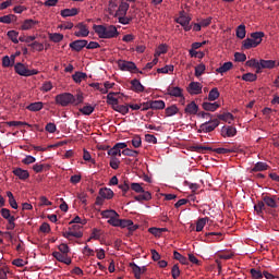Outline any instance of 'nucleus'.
Instances as JSON below:
<instances>
[{
  "instance_id": "59",
  "label": "nucleus",
  "mask_w": 279,
  "mask_h": 279,
  "mask_svg": "<svg viewBox=\"0 0 279 279\" xmlns=\"http://www.w3.org/2000/svg\"><path fill=\"white\" fill-rule=\"evenodd\" d=\"M156 72H158V74H168L169 72H173V65H166L156 70Z\"/></svg>"
},
{
  "instance_id": "10",
  "label": "nucleus",
  "mask_w": 279,
  "mask_h": 279,
  "mask_svg": "<svg viewBox=\"0 0 279 279\" xmlns=\"http://www.w3.org/2000/svg\"><path fill=\"white\" fill-rule=\"evenodd\" d=\"M114 228H121V229H129V232L130 233H133V232H136L138 226L137 225H134V222L130 219L128 220H124L122 222H120L119 225L114 226Z\"/></svg>"
},
{
  "instance_id": "61",
  "label": "nucleus",
  "mask_w": 279,
  "mask_h": 279,
  "mask_svg": "<svg viewBox=\"0 0 279 279\" xmlns=\"http://www.w3.org/2000/svg\"><path fill=\"white\" fill-rule=\"evenodd\" d=\"M121 155H122L121 149H118V148H110V149H108V156H111V157L119 156V157H121Z\"/></svg>"
},
{
  "instance_id": "16",
  "label": "nucleus",
  "mask_w": 279,
  "mask_h": 279,
  "mask_svg": "<svg viewBox=\"0 0 279 279\" xmlns=\"http://www.w3.org/2000/svg\"><path fill=\"white\" fill-rule=\"evenodd\" d=\"M100 198H105L106 201H110L113 198V191H111L109 187H101L98 191V196Z\"/></svg>"
},
{
  "instance_id": "56",
  "label": "nucleus",
  "mask_w": 279,
  "mask_h": 279,
  "mask_svg": "<svg viewBox=\"0 0 279 279\" xmlns=\"http://www.w3.org/2000/svg\"><path fill=\"white\" fill-rule=\"evenodd\" d=\"M120 163H121V161H119L118 157H110V168L111 169L118 170Z\"/></svg>"
},
{
  "instance_id": "54",
  "label": "nucleus",
  "mask_w": 279,
  "mask_h": 279,
  "mask_svg": "<svg viewBox=\"0 0 279 279\" xmlns=\"http://www.w3.org/2000/svg\"><path fill=\"white\" fill-rule=\"evenodd\" d=\"M117 16H119L118 17L119 24L129 25L130 22H132V17H129L126 15H117Z\"/></svg>"
},
{
  "instance_id": "44",
  "label": "nucleus",
  "mask_w": 279,
  "mask_h": 279,
  "mask_svg": "<svg viewBox=\"0 0 279 279\" xmlns=\"http://www.w3.org/2000/svg\"><path fill=\"white\" fill-rule=\"evenodd\" d=\"M179 113V108L177 106H170L166 108V116L173 117Z\"/></svg>"
},
{
  "instance_id": "11",
  "label": "nucleus",
  "mask_w": 279,
  "mask_h": 279,
  "mask_svg": "<svg viewBox=\"0 0 279 279\" xmlns=\"http://www.w3.org/2000/svg\"><path fill=\"white\" fill-rule=\"evenodd\" d=\"M276 61L275 60H260L258 66H256V74H260V70L263 69H275Z\"/></svg>"
},
{
  "instance_id": "18",
  "label": "nucleus",
  "mask_w": 279,
  "mask_h": 279,
  "mask_svg": "<svg viewBox=\"0 0 279 279\" xmlns=\"http://www.w3.org/2000/svg\"><path fill=\"white\" fill-rule=\"evenodd\" d=\"M13 175L19 178V180H27L29 178V172L27 170L21 169V168H15L13 169Z\"/></svg>"
},
{
  "instance_id": "24",
  "label": "nucleus",
  "mask_w": 279,
  "mask_h": 279,
  "mask_svg": "<svg viewBox=\"0 0 279 279\" xmlns=\"http://www.w3.org/2000/svg\"><path fill=\"white\" fill-rule=\"evenodd\" d=\"M130 4L128 2H121L119 4V9H117V16H126V12H129Z\"/></svg>"
},
{
  "instance_id": "13",
  "label": "nucleus",
  "mask_w": 279,
  "mask_h": 279,
  "mask_svg": "<svg viewBox=\"0 0 279 279\" xmlns=\"http://www.w3.org/2000/svg\"><path fill=\"white\" fill-rule=\"evenodd\" d=\"M203 90V85L199 82H192L187 86V93L190 95H199Z\"/></svg>"
},
{
  "instance_id": "53",
  "label": "nucleus",
  "mask_w": 279,
  "mask_h": 279,
  "mask_svg": "<svg viewBox=\"0 0 279 279\" xmlns=\"http://www.w3.org/2000/svg\"><path fill=\"white\" fill-rule=\"evenodd\" d=\"M13 19H15L14 14L3 15V16H0V23L11 24Z\"/></svg>"
},
{
  "instance_id": "25",
  "label": "nucleus",
  "mask_w": 279,
  "mask_h": 279,
  "mask_svg": "<svg viewBox=\"0 0 279 279\" xmlns=\"http://www.w3.org/2000/svg\"><path fill=\"white\" fill-rule=\"evenodd\" d=\"M100 216H102V218H105V219H118L119 218L118 211H116L113 209H106L105 211L100 213Z\"/></svg>"
},
{
  "instance_id": "2",
  "label": "nucleus",
  "mask_w": 279,
  "mask_h": 279,
  "mask_svg": "<svg viewBox=\"0 0 279 279\" xmlns=\"http://www.w3.org/2000/svg\"><path fill=\"white\" fill-rule=\"evenodd\" d=\"M194 151L201 153V154H205L207 151H215L218 155H227V154H235L236 149L234 148H216L213 149L209 146H202V145H195L193 146Z\"/></svg>"
},
{
  "instance_id": "22",
  "label": "nucleus",
  "mask_w": 279,
  "mask_h": 279,
  "mask_svg": "<svg viewBox=\"0 0 279 279\" xmlns=\"http://www.w3.org/2000/svg\"><path fill=\"white\" fill-rule=\"evenodd\" d=\"M60 15L63 19L76 16V15H78V9H76V8L63 9V10H61Z\"/></svg>"
},
{
  "instance_id": "6",
  "label": "nucleus",
  "mask_w": 279,
  "mask_h": 279,
  "mask_svg": "<svg viewBox=\"0 0 279 279\" xmlns=\"http://www.w3.org/2000/svg\"><path fill=\"white\" fill-rule=\"evenodd\" d=\"M219 126V120L214 119L208 122H205L198 126L197 133H213L216 128Z\"/></svg>"
},
{
  "instance_id": "58",
  "label": "nucleus",
  "mask_w": 279,
  "mask_h": 279,
  "mask_svg": "<svg viewBox=\"0 0 279 279\" xmlns=\"http://www.w3.org/2000/svg\"><path fill=\"white\" fill-rule=\"evenodd\" d=\"M131 143H132V147H134V148L142 147V137L136 135V136H134V138H132Z\"/></svg>"
},
{
  "instance_id": "55",
  "label": "nucleus",
  "mask_w": 279,
  "mask_h": 279,
  "mask_svg": "<svg viewBox=\"0 0 279 279\" xmlns=\"http://www.w3.org/2000/svg\"><path fill=\"white\" fill-rule=\"evenodd\" d=\"M250 274L253 279H263V271L260 270H256L255 268H252L250 270Z\"/></svg>"
},
{
  "instance_id": "48",
  "label": "nucleus",
  "mask_w": 279,
  "mask_h": 279,
  "mask_svg": "<svg viewBox=\"0 0 279 279\" xmlns=\"http://www.w3.org/2000/svg\"><path fill=\"white\" fill-rule=\"evenodd\" d=\"M168 52V46L166 44H161L158 46V49H156V57H160Z\"/></svg>"
},
{
  "instance_id": "29",
  "label": "nucleus",
  "mask_w": 279,
  "mask_h": 279,
  "mask_svg": "<svg viewBox=\"0 0 279 279\" xmlns=\"http://www.w3.org/2000/svg\"><path fill=\"white\" fill-rule=\"evenodd\" d=\"M26 109L29 112H39L43 109V102L41 101L32 102L28 106H26Z\"/></svg>"
},
{
  "instance_id": "42",
  "label": "nucleus",
  "mask_w": 279,
  "mask_h": 279,
  "mask_svg": "<svg viewBox=\"0 0 279 279\" xmlns=\"http://www.w3.org/2000/svg\"><path fill=\"white\" fill-rule=\"evenodd\" d=\"M87 75L84 72H76L72 75L74 83H81L83 80H86Z\"/></svg>"
},
{
  "instance_id": "37",
  "label": "nucleus",
  "mask_w": 279,
  "mask_h": 279,
  "mask_svg": "<svg viewBox=\"0 0 279 279\" xmlns=\"http://www.w3.org/2000/svg\"><path fill=\"white\" fill-rule=\"evenodd\" d=\"M231 69H232V62H227V63H223V65L216 69V72H218V74H225L231 71Z\"/></svg>"
},
{
  "instance_id": "63",
  "label": "nucleus",
  "mask_w": 279,
  "mask_h": 279,
  "mask_svg": "<svg viewBox=\"0 0 279 279\" xmlns=\"http://www.w3.org/2000/svg\"><path fill=\"white\" fill-rule=\"evenodd\" d=\"M171 276L173 277V279L179 278L180 276V268L179 265H173V268H171Z\"/></svg>"
},
{
  "instance_id": "15",
  "label": "nucleus",
  "mask_w": 279,
  "mask_h": 279,
  "mask_svg": "<svg viewBox=\"0 0 279 279\" xmlns=\"http://www.w3.org/2000/svg\"><path fill=\"white\" fill-rule=\"evenodd\" d=\"M199 111V106L195 104V101H192L187 105H185L184 112L185 114L195 116Z\"/></svg>"
},
{
  "instance_id": "19",
  "label": "nucleus",
  "mask_w": 279,
  "mask_h": 279,
  "mask_svg": "<svg viewBox=\"0 0 279 279\" xmlns=\"http://www.w3.org/2000/svg\"><path fill=\"white\" fill-rule=\"evenodd\" d=\"M263 41H255V40H251V39H245L242 41V50H250V49H254L257 46H259Z\"/></svg>"
},
{
  "instance_id": "3",
  "label": "nucleus",
  "mask_w": 279,
  "mask_h": 279,
  "mask_svg": "<svg viewBox=\"0 0 279 279\" xmlns=\"http://www.w3.org/2000/svg\"><path fill=\"white\" fill-rule=\"evenodd\" d=\"M56 105H60L61 107L65 108L69 105H76V101L74 100V95L71 93H62L60 95H56Z\"/></svg>"
},
{
  "instance_id": "31",
  "label": "nucleus",
  "mask_w": 279,
  "mask_h": 279,
  "mask_svg": "<svg viewBox=\"0 0 279 279\" xmlns=\"http://www.w3.org/2000/svg\"><path fill=\"white\" fill-rule=\"evenodd\" d=\"M130 190L137 194L149 193V191L143 190V183H130Z\"/></svg>"
},
{
  "instance_id": "26",
  "label": "nucleus",
  "mask_w": 279,
  "mask_h": 279,
  "mask_svg": "<svg viewBox=\"0 0 279 279\" xmlns=\"http://www.w3.org/2000/svg\"><path fill=\"white\" fill-rule=\"evenodd\" d=\"M117 95H118V93L110 92V94H108L106 96V104H108L110 106H118L119 100H118V98H116Z\"/></svg>"
},
{
  "instance_id": "43",
  "label": "nucleus",
  "mask_w": 279,
  "mask_h": 279,
  "mask_svg": "<svg viewBox=\"0 0 279 279\" xmlns=\"http://www.w3.org/2000/svg\"><path fill=\"white\" fill-rule=\"evenodd\" d=\"M192 21V19L190 16H179L177 19V24H180V26H186L190 25V22Z\"/></svg>"
},
{
  "instance_id": "47",
  "label": "nucleus",
  "mask_w": 279,
  "mask_h": 279,
  "mask_svg": "<svg viewBox=\"0 0 279 279\" xmlns=\"http://www.w3.org/2000/svg\"><path fill=\"white\" fill-rule=\"evenodd\" d=\"M206 65L201 63L195 66V77H201V75L205 74Z\"/></svg>"
},
{
  "instance_id": "39",
  "label": "nucleus",
  "mask_w": 279,
  "mask_h": 279,
  "mask_svg": "<svg viewBox=\"0 0 279 279\" xmlns=\"http://www.w3.org/2000/svg\"><path fill=\"white\" fill-rule=\"evenodd\" d=\"M130 182L128 180H124L121 184H119V190L122 191V196H126V193L130 191Z\"/></svg>"
},
{
  "instance_id": "40",
  "label": "nucleus",
  "mask_w": 279,
  "mask_h": 279,
  "mask_svg": "<svg viewBox=\"0 0 279 279\" xmlns=\"http://www.w3.org/2000/svg\"><path fill=\"white\" fill-rule=\"evenodd\" d=\"M8 38H9V40H11V43L17 45L19 44V32L9 31L8 32Z\"/></svg>"
},
{
  "instance_id": "14",
  "label": "nucleus",
  "mask_w": 279,
  "mask_h": 279,
  "mask_svg": "<svg viewBox=\"0 0 279 279\" xmlns=\"http://www.w3.org/2000/svg\"><path fill=\"white\" fill-rule=\"evenodd\" d=\"M276 199H277V196H263L262 203H264V205L268 206L269 208H277L278 203Z\"/></svg>"
},
{
  "instance_id": "4",
  "label": "nucleus",
  "mask_w": 279,
  "mask_h": 279,
  "mask_svg": "<svg viewBox=\"0 0 279 279\" xmlns=\"http://www.w3.org/2000/svg\"><path fill=\"white\" fill-rule=\"evenodd\" d=\"M62 236L68 240H70V238L80 239L84 236V233L82 232V226L72 225L71 227H69V231L62 233Z\"/></svg>"
},
{
  "instance_id": "33",
  "label": "nucleus",
  "mask_w": 279,
  "mask_h": 279,
  "mask_svg": "<svg viewBox=\"0 0 279 279\" xmlns=\"http://www.w3.org/2000/svg\"><path fill=\"white\" fill-rule=\"evenodd\" d=\"M245 25L241 24L240 26L235 27V38L243 40L245 38Z\"/></svg>"
},
{
  "instance_id": "8",
  "label": "nucleus",
  "mask_w": 279,
  "mask_h": 279,
  "mask_svg": "<svg viewBox=\"0 0 279 279\" xmlns=\"http://www.w3.org/2000/svg\"><path fill=\"white\" fill-rule=\"evenodd\" d=\"M74 28L78 29L77 32H74V37L76 38H86L89 35V29L84 23L76 24Z\"/></svg>"
},
{
  "instance_id": "30",
  "label": "nucleus",
  "mask_w": 279,
  "mask_h": 279,
  "mask_svg": "<svg viewBox=\"0 0 279 279\" xmlns=\"http://www.w3.org/2000/svg\"><path fill=\"white\" fill-rule=\"evenodd\" d=\"M148 104L153 110H162L166 108V102H163V100L148 101Z\"/></svg>"
},
{
  "instance_id": "45",
  "label": "nucleus",
  "mask_w": 279,
  "mask_h": 279,
  "mask_svg": "<svg viewBox=\"0 0 279 279\" xmlns=\"http://www.w3.org/2000/svg\"><path fill=\"white\" fill-rule=\"evenodd\" d=\"M268 170V165L264 162H256L255 167H253V172H262Z\"/></svg>"
},
{
  "instance_id": "36",
  "label": "nucleus",
  "mask_w": 279,
  "mask_h": 279,
  "mask_svg": "<svg viewBox=\"0 0 279 279\" xmlns=\"http://www.w3.org/2000/svg\"><path fill=\"white\" fill-rule=\"evenodd\" d=\"M264 38V32H255L251 33V38H247L251 41H257V43H263Z\"/></svg>"
},
{
  "instance_id": "5",
  "label": "nucleus",
  "mask_w": 279,
  "mask_h": 279,
  "mask_svg": "<svg viewBox=\"0 0 279 279\" xmlns=\"http://www.w3.org/2000/svg\"><path fill=\"white\" fill-rule=\"evenodd\" d=\"M15 73L21 75L22 77H32L34 75H37L39 72L37 70H29L23 63H16Z\"/></svg>"
},
{
  "instance_id": "32",
  "label": "nucleus",
  "mask_w": 279,
  "mask_h": 279,
  "mask_svg": "<svg viewBox=\"0 0 279 279\" xmlns=\"http://www.w3.org/2000/svg\"><path fill=\"white\" fill-rule=\"evenodd\" d=\"M150 199L151 195L149 192H143L142 194L134 196V201L140 203L149 202Z\"/></svg>"
},
{
  "instance_id": "12",
  "label": "nucleus",
  "mask_w": 279,
  "mask_h": 279,
  "mask_svg": "<svg viewBox=\"0 0 279 279\" xmlns=\"http://www.w3.org/2000/svg\"><path fill=\"white\" fill-rule=\"evenodd\" d=\"M52 256L59 263H62V264H65V265H71V263H72L71 257H69L68 254H62L58 251H54L52 253Z\"/></svg>"
},
{
  "instance_id": "27",
  "label": "nucleus",
  "mask_w": 279,
  "mask_h": 279,
  "mask_svg": "<svg viewBox=\"0 0 279 279\" xmlns=\"http://www.w3.org/2000/svg\"><path fill=\"white\" fill-rule=\"evenodd\" d=\"M218 108H219L218 102H208V101L203 102V109H205V111L215 112L218 110Z\"/></svg>"
},
{
  "instance_id": "52",
  "label": "nucleus",
  "mask_w": 279,
  "mask_h": 279,
  "mask_svg": "<svg viewBox=\"0 0 279 279\" xmlns=\"http://www.w3.org/2000/svg\"><path fill=\"white\" fill-rule=\"evenodd\" d=\"M138 154L140 153L137 150H133V149H129V148L122 150V156H128V157L136 158Z\"/></svg>"
},
{
  "instance_id": "9",
  "label": "nucleus",
  "mask_w": 279,
  "mask_h": 279,
  "mask_svg": "<svg viewBox=\"0 0 279 279\" xmlns=\"http://www.w3.org/2000/svg\"><path fill=\"white\" fill-rule=\"evenodd\" d=\"M87 40L86 39H77L69 44V48L72 49L74 52H80L82 49L86 48Z\"/></svg>"
},
{
  "instance_id": "34",
  "label": "nucleus",
  "mask_w": 279,
  "mask_h": 279,
  "mask_svg": "<svg viewBox=\"0 0 279 279\" xmlns=\"http://www.w3.org/2000/svg\"><path fill=\"white\" fill-rule=\"evenodd\" d=\"M38 24L37 21L34 20H26L24 21V23H22L21 29L22 31H29L32 29L34 26H36Z\"/></svg>"
},
{
  "instance_id": "7",
  "label": "nucleus",
  "mask_w": 279,
  "mask_h": 279,
  "mask_svg": "<svg viewBox=\"0 0 279 279\" xmlns=\"http://www.w3.org/2000/svg\"><path fill=\"white\" fill-rule=\"evenodd\" d=\"M117 65L119 66V69L121 71H126V72L135 71V73H137V74H143L142 71L137 70L136 63H134L132 61L119 60L117 62Z\"/></svg>"
},
{
  "instance_id": "57",
  "label": "nucleus",
  "mask_w": 279,
  "mask_h": 279,
  "mask_svg": "<svg viewBox=\"0 0 279 279\" xmlns=\"http://www.w3.org/2000/svg\"><path fill=\"white\" fill-rule=\"evenodd\" d=\"M243 82H255L256 81V74L254 73H247L242 75Z\"/></svg>"
},
{
  "instance_id": "60",
  "label": "nucleus",
  "mask_w": 279,
  "mask_h": 279,
  "mask_svg": "<svg viewBox=\"0 0 279 279\" xmlns=\"http://www.w3.org/2000/svg\"><path fill=\"white\" fill-rule=\"evenodd\" d=\"M28 47H32V49H34L35 51H39V52H41L43 49H44L43 44L41 43H37V41L28 44Z\"/></svg>"
},
{
  "instance_id": "41",
  "label": "nucleus",
  "mask_w": 279,
  "mask_h": 279,
  "mask_svg": "<svg viewBox=\"0 0 279 279\" xmlns=\"http://www.w3.org/2000/svg\"><path fill=\"white\" fill-rule=\"evenodd\" d=\"M207 221H208V217L198 219L197 226L195 228V232H202L203 229L205 228Z\"/></svg>"
},
{
  "instance_id": "46",
  "label": "nucleus",
  "mask_w": 279,
  "mask_h": 279,
  "mask_svg": "<svg viewBox=\"0 0 279 279\" xmlns=\"http://www.w3.org/2000/svg\"><path fill=\"white\" fill-rule=\"evenodd\" d=\"M173 258L175 260H179V263L182 265H187V258L185 256L180 255L178 251L173 252Z\"/></svg>"
},
{
  "instance_id": "35",
  "label": "nucleus",
  "mask_w": 279,
  "mask_h": 279,
  "mask_svg": "<svg viewBox=\"0 0 279 279\" xmlns=\"http://www.w3.org/2000/svg\"><path fill=\"white\" fill-rule=\"evenodd\" d=\"M78 111L84 116H92L95 111V107H93L92 105H85L84 107L80 108Z\"/></svg>"
},
{
  "instance_id": "38",
  "label": "nucleus",
  "mask_w": 279,
  "mask_h": 279,
  "mask_svg": "<svg viewBox=\"0 0 279 279\" xmlns=\"http://www.w3.org/2000/svg\"><path fill=\"white\" fill-rule=\"evenodd\" d=\"M219 99V90L217 87L211 88L208 93V101H216Z\"/></svg>"
},
{
  "instance_id": "20",
  "label": "nucleus",
  "mask_w": 279,
  "mask_h": 279,
  "mask_svg": "<svg viewBox=\"0 0 279 279\" xmlns=\"http://www.w3.org/2000/svg\"><path fill=\"white\" fill-rule=\"evenodd\" d=\"M130 269L132 270V274H134L135 279H142V275L144 271L140 266H137L134 262L129 264Z\"/></svg>"
},
{
  "instance_id": "1",
  "label": "nucleus",
  "mask_w": 279,
  "mask_h": 279,
  "mask_svg": "<svg viewBox=\"0 0 279 279\" xmlns=\"http://www.w3.org/2000/svg\"><path fill=\"white\" fill-rule=\"evenodd\" d=\"M93 31H95V34H97L100 39H111L119 36L118 27L114 25H93Z\"/></svg>"
},
{
  "instance_id": "62",
  "label": "nucleus",
  "mask_w": 279,
  "mask_h": 279,
  "mask_svg": "<svg viewBox=\"0 0 279 279\" xmlns=\"http://www.w3.org/2000/svg\"><path fill=\"white\" fill-rule=\"evenodd\" d=\"M246 56L244 53H241V52H235L234 53V60L235 62H245L246 60Z\"/></svg>"
},
{
  "instance_id": "23",
  "label": "nucleus",
  "mask_w": 279,
  "mask_h": 279,
  "mask_svg": "<svg viewBox=\"0 0 279 279\" xmlns=\"http://www.w3.org/2000/svg\"><path fill=\"white\" fill-rule=\"evenodd\" d=\"M130 85H132L131 89L134 90V93H143L145 90V87L136 78L130 81Z\"/></svg>"
},
{
  "instance_id": "64",
  "label": "nucleus",
  "mask_w": 279,
  "mask_h": 279,
  "mask_svg": "<svg viewBox=\"0 0 279 279\" xmlns=\"http://www.w3.org/2000/svg\"><path fill=\"white\" fill-rule=\"evenodd\" d=\"M58 250H60V254H69V252H71V248H69L66 244H60V246H58Z\"/></svg>"
},
{
  "instance_id": "28",
  "label": "nucleus",
  "mask_w": 279,
  "mask_h": 279,
  "mask_svg": "<svg viewBox=\"0 0 279 279\" xmlns=\"http://www.w3.org/2000/svg\"><path fill=\"white\" fill-rule=\"evenodd\" d=\"M113 111L121 113L122 116L129 114V107L124 105H111Z\"/></svg>"
},
{
  "instance_id": "51",
  "label": "nucleus",
  "mask_w": 279,
  "mask_h": 279,
  "mask_svg": "<svg viewBox=\"0 0 279 279\" xmlns=\"http://www.w3.org/2000/svg\"><path fill=\"white\" fill-rule=\"evenodd\" d=\"M264 210H266V205L263 203V201H258V203L255 205L256 214L262 215Z\"/></svg>"
},
{
  "instance_id": "21",
  "label": "nucleus",
  "mask_w": 279,
  "mask_h": 279,
  "mask_svg": "<svg viewBox=\"0 0 279 279\" xmlns=\"http://www.w3.org/2000/svg\"><path fill=\"white\" fill-rule=\"evenodd\" d=\"M167 95L174 98H182V89L180 87L169 86L167 87Z\"/></svg>"
},
{
  "instance_id": "17",
  "label": "nucleus",
  "mask_w": 279,
  "mask_h": 279,
  "mask_svg": "<svg viewBox=\"0 0 279 279\" xmlns=\"http://www.w3.org/2000/svg\"><path fill=\"white\" fill-rule=\"evenodd\" d=\"M222 137H234L236 136V128L234 126H223L221 128Z\"/></svg>"
},
{
  "instance_id": "50",
  "label": "nucleus",
  "mask_w": 279,
  "mask_h": 279,
  "mask_svg": "<svg viewBox=\"0 0 279 279\" xmlns=\"http://www.w3.org/2000/svg\"><path fill=\"white\" fill-rule=\"evenodd\" d=\"M218 119L222 120L223 122H227V123L231 124L233 116H232V113H223V114H219Z\"/></svg>"
},
{
  "instance_id": "49",
  "label": "nucleus",
  "mask_w": 279,
  "mask_h": 279,
  "mask_svg": "<svg viewBox=\"0 0 279 279\" xmlns=\"http://www.w3.org/2000/svg\"><path fill=\"white\" fill-rule=\"evenodd\" d=\"M49 38L52 43H60L63 40V35H61V33H52L50 34Z\"/></svg>"
}]
</instances>
